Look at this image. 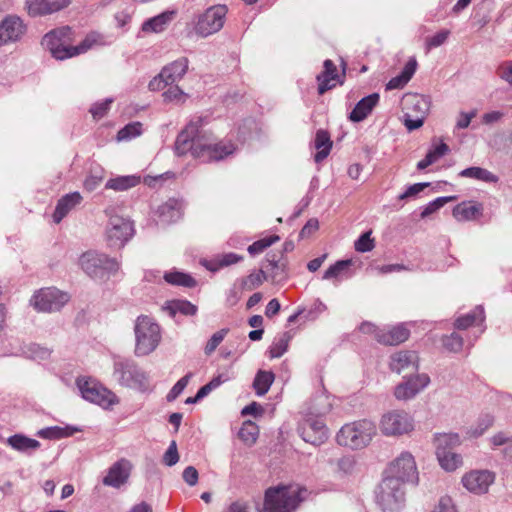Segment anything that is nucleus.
I'll return each instance as SVG.
<instances>
[{
  "label": "nucleus",
  "mask_w": 512,
  "mask_h": 512,
  "mask_svg": "<svg viewBox=\"0 0 512 512\" xmlns=\"http://www.w3.org/2000/svg\"><path fill=\"white\" fill-rule=\"evenodd\" d=\"M169 308L173 314L181 313L186 316L195 315L197 312V306L187 300H174Z\"/></svg>",
  "instance_id": "nucleus-45"
},
{
  "label": "nucleus",
  "mask_w": 512,
  "mask_h": 512,
  "mask_svg": "<svg viewBox=\"0 0 512 512\" xmlns=\"http://www.w3.org/2000/svg\"><path fill=\"white\" fill-rule=\"evenodd\" d=\"M82 196L79 192L66 194L58 200V203L53 214L55 223H60L62 219L82 201Z\"/></svg>",
  "instance_id": "nucleus-27"
},
{
  "label": "nucleus",
  "mask_w": 512,
  "mask_h": 512,
  "mask_svg": "<svg viewBox=\"0 0 512 512\" xmlns=\"http://www.w3.org/2000/svg\"><path fill=\"white\" fill-rule=\"evenodd\" d=\"M132 468L133 465L128 459L121 458L110 466L102 480L103 485L120 488L128 482Z\"/></svg>",
  "instance_id": "nucleus-18"
},
{
  "label": "nucleus",
  "mask_w": 512,
  "mask_h": 512,
  "mask_svg": "<svg viewBox=\"0 0 512 512\" xmlns=\"http://www.w3.org/2000/svg\"><path fill=\"white\" fill-rule=\"evenodd\" d=\"M379 428L385 436L398 437L411 432L414 429V421L407 412L393 410L381 417Z\"/></svg>",
  "instance_id": "nucleus-12"
},
{
  "label": "nucleus",
  "mask_w": 512,
  "mask_h": 512,
  "mask_svg": "<svg viewBox=\"0 0 512 512\" xmlns=\"http://www.w3.org/2000/svg\"><path fill=\"white\" fill-rule=\"evenodd\" d=\"M226 14L227 7L225 5H215L208 8L198 16L194 27L196 34L207 37L218 32L224 25Z\"/></svg>",
  "instance_id": "nucleus-14"
},
{
  "label": "nucleus",
  "mask_w": 512,
  "mask_h": 512,
  "mask_svg": "<svg viewBox=\"0 0 512 512\" xmlns=\"http://www.w3.org/2000/svg\"><path fill=\"white\" fill-rule=\"evenodd\" d=\"M338 78L335 64L327 59L324 61V71L317 76L318 93L323 95L326 91L335 87V80Z\"/></svg>",
  "instance_id": "nucleus-31"
},
{
  "label": "nucleus",
  "mask_w": 512,
  "mask_h": 512,
  "mask_svg": "<svg viewBox=\"0 0 512 512\" xmlns=\"http://www.w3.org/2000/svg\"><path fill=\"white\" fill-rule=\"evenodd\" d=\"M449 151V147L445 143H440L435 148L428 151L426 154V158L431 160V165L435 163L438 159L444 156Z\"/></svg>",
  "instance_id": "nucleus-63"
},
{
  "label": "nucleus",
  "mask_w": 512,
  "mask_h": 512,
  "mask_svg": "<svg viewBox=\"0 0 512 512\" xmlns=\"http://www.w3.org/2000/svg\"><path fill=\"white\" fill-rule=\"evenodd\" d=\"M81 269L90 278L105 281L118 272L120 264L116 258H110L95 250L84 252L79 258Z\"/></svg>",
  "instance_id": "nucleus-3"
},
{
  "label": "nucleus",
  "mask_w": 512,
  "mask_h": 512,
  "mask_svg": "<svg viewBox=\"0 0 512 512\" xmlns=\"http://www.w3.org/2000/svg\"><path fill=\"white\" fill-rule=\"evenodd\" d=\"M404 101L405 105L410 104L415 110H418L421 116H424L429 109V101L422 95H408Z\"/></svg>",
  "instance_id": "nucleus-47"
},
{
  "label": "nucleus",
  "mask_w": 512,
  "mask_h": 512,
  "mask_svg": "<svg viewBox=\"0 0 512 512\" xmlns=\"http://www.w3.org/2000/svg\"><path fill=\"white\" fill-rule=\"evenodd\" d=\"M69 300V295L56 288L41 289L31 299L34 308L41 312L60 310Z\"/></svg>",
  "instance_id": "nucleus-15"
},
{
  "label": "nucleus",
  "mask_w": 512,
  "mask_h": 512,
  "mask_svg": "<svg viewBox=\"0 0 512 512\" xmlns=\"http://www.w3.org/2000/svg\"><path fill=\"white\" fill-rule=\"evenodd\" d=\"M303 492L293 485L270 487L265 492V508L270 512H293L303 500Z\"/></svg>",
  "instance_id": "nucleus-4"
},
{
  "label": "nucleus",
  "mask_w": 512,
  "mask_h": 512,
  "mask_svg": "<svg viewBox=\"0 0 512 512\" xmlns=\"http://www.w3.org/2000/svg\"><path fill=\"white\" fill-rule=\"evenodd\" d=\"M228 331H229L228 329L224 328V329H221V330L215 332L211 336V338L208 340V342L204 348V353L206 355H211L216 350V348L219 346V344L224 340Z\"/></svg>",
  "instance_id": "nucleus-54"
},
{
  "label": "nucleus",
  "mask_w": 512,
  "mask_h": 512,
  "mask_svg": "<svg viewBox=\"0 0 512 512\" xmlns=\"http://www.w3.org/2000/svg\"><path fill=\"white\" fill-rule=\"evenodd\" d=\"M165 101H175L178 103H182L185 101V98L187 95L183 92L182 89L179 88V86H172L170 87L162 94Z\"/></svg>",
  "instance_id": "nucleus-58"
},
{
  "label": "nucleus",
  "mask_w": 512,
  "mask_h": 512,
  "mask_svg": "<svg viewBox=\"0 0 512 512\" xmlns=\"http://www.w3.org/2000/svg\"><path fill=\"white\" fill-rule=\"evenodd\" d=\"M454 196H445V197H438L435 200L428 203L421 212V218H426L429 215L435 213L437 210H439L441 207H443L448 202L454 200Z\"/></svg>",
  "instance_id": "nucleus-48"
},
{
  "label": "nucleus",
  "mask_w": 512,
  "mask_h": 512,
  "mask_svg": "<svg viewBox=\"0 0 512 512\" xmlns=\"http://www.w3.org/2000/svg\"><path fill=\"white\" fill-rule=\"evenodd\" d=\"M189 66V60L181 57L170 64L164 66L161 70V77L165 78V84H174L180 81L186 74Z\"/></svg>",
  "instance_id": "nucleus-22"
},
{
  "label": "nucleus",
  "mask_w": 512,
  "mask_h": 512,
  "mask_svg": "<svg viewBox=\"0 0 512 512\" xmlns=\"http://www.w3.org/2000/svg\"><path fill=\"white\" fill-rule=\"evenodd\" d=\"M266 269L271 271L270 277L273 281L280 282L287 278V261L283 258V252H270L266 255Z\"/></svg>",
  "instance_id": "nucleus-23"
},
{
  "label": "nucleus",
  "mask_w": 512,
  "mask_h": 512,
  "mask_svg": "<svg viewBox=\"0 0 512 512\" xmlns=\"http://www.w3.org/2000/svg\"><path fill=\"white\" fill-rule=\"evenodd\" d=\"M477 321L480 323L484 321V310L480 306L476 307L471 313L457 318L455 321V327L457 329H467Z\"/></svg>",
  "instance_id": "nucleus-38"
},
{
  "label": "nucleus",
  "mask_w": 512,
  "mask_h": 512,
  "mask_svg": "<svg viewBox=\"0 0 512 512\" xmlns=\"http://www.w3.org/2000/svg\"><path fill=\"white\" fill-rule=\"evenodd\" d=\"M461 177L474 178L485 182H496L497 177L481 167H469L459 173Z\"/></svg>",
  "instance_id": "nucleus-41"
},
{
  "label": "nucleus",
  "mask_w": 512,
  "mask_h": 512,
  "mask_svg": "<svg viewBox=\"0 0 512 512\" xmlns=\"http://www.w3.org/2000/svg\"><path fill=\"white\" fill-rule=\"evenodd\" d=\"M23 20L15 15L6 16L0 22V46L19 41L26 33Z\"/></svg>",
  "instance_id": "nucleus-17"
},
{
  "label": "nucleus",
  "mask_w": 512,
  "mask_h": 512,
  "mask_svg": "<svg viewBox=\"0 0 512 512\" xmlns=\"http://www.w3.org/2000/svg\"><path fill=\"white\" fill-rule=\"evenodd\" d=\"M443 346L450 352L457 353L463 347V339L456 332H452L450 335L443 336Z\"/></svg>",
  "instance_id": "nucleus-50"
},
{
  "label": "nucleus",
  "mask_w": 512,
  "mask_h": 512,
  "mask_svg": "<svg viewBox=\"0 0 512 512\" xmlns=\"http://www.w3.org/2000/svg\"><path fill=\"white\" fill-rule=\"evenodd\" d=\"M102 36L97 32L89 33L79 45L69 48V58L86 53L93 46L102 44Z\"/></svg>",
  "instance_id": "nucleus-36"
},
{
  "label": "nucleus",
  "mask_w": 512,
  "mask_h": 512,
  "mask_svg": "<svg viewBox=\"0 0 512 512\" xmlns=\"http://www.w3.org/2000/svg\"><path fill=\"white\" fill-rule=\"evenodd\" d=\"M238 435L243 442L252 445L258 438L259 428L254 422L247 420L243 423Z\"/></svg>",
  "instance_id": "nucleus-42"
},
{
  "label": "nucleus",
  "mask_w": 512,
  "mask_h": 512,
  "mask_svg": "<svg viewBox=\"0 0 512 512\" xmlns=\"http://www.w3.org/2000/svg\"><path fill=\"white\" fill-rule=\"evenodd\" d=\"M135 354L146 356L152 353L161 341L160 326L153 318L141 315L136 319L134 326Z\"/></svg>",
  "instance_id": "nucleus-6"
},
{
  "label": "nucleus",
  "mask_w": 512,
  "mask_h": 512,
  "mask_svg": "<svg viewBox=\"0 0 512 512\" xmlns=\"http://www.w3.org/2000/svg\"><path fill=\"white\" fill-rule=\"evenodd\" d=\"M355 466V460L353 456H343L337 460L338 470L349 474L353 471Z\"/></svg>",
  "instance_id": "nucleus-64"
},
{
  "label": "nucleus",
  "mask_w": 512,
  "mask_h": 512,
  "mask_svg": "<svg viewBox=\"0 0 512 512\" xmlns=\"http://www.w3.org/2000/svg\"><path fill=\"white\" fill-rule=\"evenodd\" d=\"M380 96L378 93H372L362 98L350 112L349 119L352 122H361L372 112L378 104Z\"/></svg>",
  "instance_id": "nucleus-25"
},
{
  "label": "nucleus",
  "mask_w": 512,
  "mask_h": 512,
  "mask_svg": "<svg viewBox=\"0 0 512 512\" xmlns=\"http://www.w3.org/2000/svg\"><path fill=\"white\" fill-rule=\"evenodd\" d=\"M266 279L267 275L265 271L260 270L258 272H253L249 274L247 277L241 278L237 281L240 284V289L251 291L259 287Z\"/></svg>",
  "instance_id": "nucleus-40"
},
{
  "label": "nucleus",
  "mask_w": 512,
  "mask_h": 512,
  "mask_svg": "<svg viewBox=\"0 0 512 512\" xmlns=\"http://www.w3.org/2000/svg\"><path fill=\"white\" fill-rule=\"evenodd\" d=\"M409 330L404 325H398L388 331H381L376 334L379 343L385 345H398L408 339Z\"/></svg>",
  "instance_id": "nucleus-30"
},
{
  "label": "nucleus",
  "mask_w": 512,
  "mask_h": 512,
  "mask_svg": "<svg viewBox=\"0 0 512 512\" xmlns=\"http://www.w3.org/2000/svg\"><path fill=\"white\" fill-rule=\"evenodd\" d=\"M109 222L106 228V239L110 247L121 248L133 236L134 228L132 222L120 215L107 211Z\"/></svg>",
  "instance_id": "nucleus-11"
},
{
  "label": "nucleus",
  "mask_w": 512,
  "mask_h": 512,
  "mask_svg": "<svg viewBox=\"0 0 512 512\" xmlns=\"http://www.w3.org/2000/svg\"><path fill=\"white\" fill-rule=\"evenodd\" d=\"M164 279L169 284L188 288H192L197 284L191 275L178 271L165 273Z\"/></svg>",
  "instance_id": "nucleus-39"
},
{
  "label": "nucleus",
  "mask_w": 512,
  "mask_h": 512,
  "mask_svg": "<svg viewBox=\"0 0 512 512\" xmlns=\"http://www.w3.org/2000/svg\"><path fill=\"white\" fill-rule=\"evenodd\" d=\"M142 124L140 122H132L120 129L117 133V140H130L136 136L141 135Z\"/></svg>",
  "instance_id": "nucleus-46"
},
{
  "label": "nucleus",
  "mask_w": 512,
  "mask_h": 512,
  "mask_svg": "<svg viewBox=\"0 0 512 512\" xmlns=\"http://www.w3.org/2000/svg\"><path fill=\"white\" fill-rule=\"evenodd\" d=\"M390 369L398 374L403 372H417L419 357L415 351H398L390 357Z\"/></svg>",
  "instance_id": "nucleus-21"
},
{
  "label": "nucleus",
  "mask_w": 512,
  "mask_h": 512,
  "mask_svg": "<svg viewBox=\"0 0 512 512\" xmlns=\"http://www.w3.org/2000/svg\"><path fill=\"white\" fill-rule=\"evenodd\" d=\"M243 260V256L238 255L236 253H225L220 254L214 257L211 260H202L201 264L209 271L216 272L220 270L221 268L230 266L232 264H236Z\"/></svg>",
  "instance_id": "nucleus-32"
},
{
  "label": "nucleus",
  "mask_w": 512,
  "mask_h": 512,
  "mask_svg": "<svg viewBox=\"0 0 512 512\" xmlns=\"http://www.w3.org/2000/svg\"><path fill=\"white\" fill-rule=\"evenodd\" d=\"M480 212V206L462 202L454 207L453 216L458 221H469L473 220Z\"/></svg>",
  "instance_id": "nucleus-37"
},
{
  "label": "nucleus",
  "mask_w": 512,
  "mask_h": 512,
  "mask_svg": "<svg viewBox=\"0 0 512 512\" xmlns=\"http://www.w3.org/2000/svg\"><path fill=\"white\" fill-rule=\"evenodd\" d=\"M431 512H456V509L449 496H442Z\"/></svg>",
  "instance_id": "nucleus-62"
},
{
  "label": "nucleus",
  "mask_w": 512,
  "mask_h": 512,
  "mask_svg": "<svg viewBox=\"0 0 512 512\" xmlns=\"http://www.w3.org/2000/svg\"><path fill=\"white\" fill-rule=\"evenodd\" d=\"M430 383L427 374H417L405 380L395 387L394 395L398 400H409L414 398L420 391Z\"/></svg>",
  "instance_id": "nucleus-19"
},
{
  "label": "nucleus",
  "mask_w": 512,
  "mask_h": 512,
  "mask_svg": "<svg viewBox=\"0 0 512 512\" xmlns=\"http://www.w3.org/2000/svg\"><path fill=\"white\" fill-rule=\"evenodd\" d=\"M279 239H280L279 236L272 235V236L260 239L258 241H255L253 244H251L248 247V252L251 255H256V254L262 253L267 247H269L272 244L279 241Z\"/></svg>",
  "instance_id": "nucleus-51"
},
{
  "label": "nucleus",
  "mask_w": 512,
  "mask_h": 512,
  "mask_svg": "<svg viewBox=\"0 0 512 512\" xmlns=\"http://www.w3.org/2000/svg\"><path fill=\"white\" fill-rule=\"evenodd\" d=\"M405 496V485L384 477L379 485L376 500L383 512H400L405 506Z\"/></svg>",
  "instance_id": "nucleus-8"
},
{
  "label": "nucleus",
  "mask_w": 512,
  "mask_h": 512,
  "mask_svg": "<svg viewBox=\"0 0 512 512\" xmlns=\"http://www.w3.org/2000/svg\"><path fill=\"white\" fill-rule=\"evenodd\" d=\"M113 102L112 98H107L104 101L95 103L90 108V113L92 114L94 119L102 118L109 110L111 103Z\"/></svg>",
  "instance_id": "nucleus-59"
},
{
  "label": "nucleus",
  "mask_w": 512,
  "mask_h": 512,
  "mask_svg": "<svg viewBox=\"0 0 512 512\" xmlns=\"http://www.w3.org/2000/svg\"><path fill=\"white\" fill-rule=\"evenodd\" d=\"M192 376H193V374L191 372H189L175 383V385L171 388V390L167 394L166 398H167L168 402L174 401L183 392V390L188 385Z\"/></svg>",
  "instance_id": "nucleus-53"
},
{
  "label": "nucleus",
  "mask_w": 512,
  "mask_h": 512,
  "mask_svg": "<svg viewBox=\"0 0 512 512\" xmlns=\"http://www.w3.org/2000/svg\"><path fill=\"white\" fill-rule=\"evenodd\" d=\"M495 481V474L489 470H473L462 477L463 486L476 495L486 494Z\"/></svg>",
  "instance_id": "nucleus-16"
},
{
  "label": "nucleus",
  "mask_w": 512,
  "mask_h": 512,
  "mask_svg": "<svg viewBox=\"0 0 512 512\" xmlns=\"http://www.w3.org/2000/svg\"><path fill=\"white\" fill-rule=\"evenodd\" d=\"M113 369V376L121 386L139 390L147 388L148 378L133 360L116 358Z\"/></svg>",
  "instance_id": "nucleus-7"
},
{
  "label": "nucleus",
  "mask_w": 512,
  "mask_h": 512,
  "mask_svg": "<svg viewBox=\"0 0 512 512\" xmlns=\"http://www.w3.org/2000/svg\"><path fill=\"white\" fill-rule=\"evenodd\" d=\"M175 15L173 11H165L143 22L141 30L144 33H160L171 23Z\"/></svg>",
  "instance_id": "nucleus-29"
},
{
  "label": "nucleus",
  "mask_w": 512,
  "mask_h": 512,
  "mask_svg": "<svg viewBox=\"0 0 512 512\" xmlns=\"http://www.w3.org/2000/svg\"><path fill=\"white\" fill-rule=\"evenodd\" d=\"M72 0H26L27 12L32 17L45 16L67 8Z\"/></svg>",
  "instance_id": "nucleus-20"
},
{
  "label": "nucleus",
  "mask_w": 512,
  "mask_h": 512,
  "mask_svg": "<svg viewBox=\"0 0 512 512\" xmlns=\"http://www.w3.org/2000/svg\"><path fill=\"white\" fill-rule=\"evenodd\" d=\"M77 431L76 428L66 427V428H60V427H47L44 429H41L37 432V435L42 438L46 439H59L62 437H68L73 435V433Z\"/></svg>",
  "instance_id": "nucleus-44"
},
{
  "label": "nucleus",
  "mask_w": 512,
  "mask_h": 512,
  "mask_svg": "<svg viewBox=\"0 0 512 512\" xmlns=\"http://www.w3.org/2000/svg\"><path fill=\"white\" fill-rule=\"evenodd\" d=\"M316 402V406L309 408V412L299 425L298 431L305 442L318 446L328 437L322 416L329 411L330 405L323 397L318 398Z\"/></svg>",
  "instance_id": "nucleus-2"
},
{
  "label": "nucleus",
  "mask_w": 512,
  "mask_h": 512,
  "mask_svg": "<svg viewBox=\"0 0 512 512\" xmlns=\"http://www.w3.org/2000/svg\"><path fill=\"white\" fill-rule=\"evenodd\" d=\"M164 463L171 467L179 461V454L175 441H172L163 456Z\"/></svg>",
  "instance_id": "nucleus-60"
},
{
  "label": "nucleus",
  "mask_w": 512,
  "mask_h": 512,
  "mask_svg": "<svg viewBox=\"0 0 512 512\" xmlns=\"http://www.w3.org/2000/svg\"><path fill=\"white\" fill-rule=\"evenodd\" d=\"M429 185H430V183H427V182L413 184V185L409 186L405 192L400 194L398 196V199L406 200V199L412 198V197L416 196L417 194H419L420 192H422Z\"/></svg>",
  "instance_id": "nucleus-61"
},
{
  "label": "nucleus",
  "mask_w": 512,
  "mask_h": 512,
  "mask_svg": "<svg viewBox=\"0 0 512 512\" xmlns=\"http://www.w3.org/2000/svg\"><path fill=\"white\" fill-rule=\"evenodd\" d=\"M385 478L397 480L402 485H416L418 471L413 455L407 451L402 452L389 464Z\"/></svg>",
  "instance_id": "nucleus-10"
},
{
  "label": "nucleus",
  "mask_w": 512,
  "mask_h": 512,
  "mask_svg": "<svg viewBox=\"0 0 512 512\" xmlns=\"http://www.w3.org/2000/svg\"><path fill=\"white\" fill-rule=\"evenodd\" d=\"M140 183V177L135 175L118 176L109 179L106 184V189L114 191H126L137 186Z\"/></svg>",
  "instance_id": "nucleus-34"
},
{
  "label": "nucleus",
  "mask_w": 512,
  "mask_h": 512,
  "mask_svg": "<svg viewBox=\"0 0 512 512\" xmlns=\"http://www.w3.org/2000/svg\"><path fill=\"white\" fill-rule=\"evenodd\" d=\"M275 374L272 371L259 370L253 381V388L258 396L265 395L272 383L274 382Z\"/></svg>",
  "instance_id": "nucleus-35"
},
{
  "label": "nucleus",
  "mask_w": 512,
  "mask_h": 512,
  "mask_svg": "<svg viewBox=\"0 0 512 512\" xmlns=\"http://www.w3.org/2000/svg\"><path fill=\"white\" fill-rule=\"evenodd\" d=\"M27 357L35 360H44L50 356L49 349L41 347L38 344L32 343L27 347V351L24 352Z\"/></svg>",
  "instance_id": "nucleus-57"
},
{
  "label": "nucleus",
  "mask_w": 512,
  "mask_h": 512,
  "mask_svg": "<svg viewBox=\"0 0 512 512\" xmlns=\"http://www.w3.org/2000/svg\"><path fill=\"white\" fill-rule=\"evenodd\" d=\"M449 35H450V31L447 29H443V30L439 31L438 33H436L434 36L427 37L425 39L426 51L429 52L431 49L437 48V47L443 45L447 41Z\"/></svg>",
  "instance_id": "nucleus-52"
},
{
  "label": "nucleus",
  "mask_w": 512,
  "mask_h": 512,
  "mask_svg": "<svg viewBox=\"0 0 512 512\" xmlns=\"http://www.w3.org/2000/svg\"><path fill=\"white\" fill-rule=\"evenodd\" d=\"M351 265L350 260H340L331 265L324 273L323 279H332L338 277L345 269Z\"/></svg>",
  "instance_id": "nucleus-56"
},
{
  "label": "nucleus",
  "mask_w": 512,
  "mask_h": 512,
  "mask_svg": "<svg viewBox=\"0 0 512 512\" xmlns=\"http://www.w3.org/2000/svg\"><path fill=\"white\" fill-rule=\"evenodd\" d=\"M77 386L85 400L103 408H109L118 403L117 396L112 391L94 380L78 379Z\"/></svg>",
  "instance_id": "nucleus-13"
},
{
  "label": "nucleus",
  "mask_w": 512,
  "mask_h": 512,
  "mask_svg": "<svg viewBox=\"0 0 512 512\" xmlns=\"http://www.w3.org/2000/svg\"><path fill=\"white\" fill-rule=\"evenodd\" d=\"M459 444L460 437L455 433H444L435 438L436 456L444 470L454 471L462 465V457L453 451Z\"/></svg>",
  "instance_id": "nucleus-9"
},
{
  "label": "nucleus",
  "mask_w": 512,
  "mask_h": 512,
  "mask_svg": "<svg viewBox=\"0 0 512 512\" xmlns=\"http://www.w3.org/2000/svg\"><path fill=\"white\" fill-rule=\"evenodd\" d=\"M156 214L161 224L174 223L182 217V205L176 199H169L157 208Z\"/></svg>",
  "instance_id": "nucleus-24"
},
{
  "label": "nucleus",
  "mask_w": 512,
  "mask_h": 512,
  "mask_svg": "<svg viewBox=\"0 0 512 512\" xmlns=\"http://www.w3.org/2000/svg\"><path fill=\"white\" fill-rule=\"evenodd\" d=\"M290 340L291 335L289 332H284L278 338H276L269 349L270 357H281L287 351Z\"/></svg>",
  "instance_id": "nucleus-43"
},
{
  "label": "nucleus",
  "mask_w": 512,
  "mask_h": 512,
  "mask_svg": "<svg viewBox=\"0 0 512 512\" xmlns=\"http://www.w3.org/2000/svg\"><path fill=\"white\" fill-rule=\"evenodd\" d=\"M374 246V239L371 238V231L363 233L354 244L355 250L361 253L371 251Z\"/></svg>",
  "instance_id": "nucleus-55"
},
{
  "label": "nucleus",
  "mask_w": 512,
  "mask_h": 512,
  "mask_svg": "<svg viewBox=\"0 0 512 512\" xmlns=\"http://www.w3.org/2000/svg\"><path fill=\"white\" fill-rule=\"evenodd\" d=\"M7 444L15 451L26 455H32L41 447V443L38 440L21 433L8 437Z\"/></svg>",
  "instance_id": "nucleus-26"
},
{
  "label": "nucleus",
  "mask_w": 512,
  "mask_h": 512,
  "mask_svg": "<svg viewBox=\"0 0 512 512\" xmlns=\"http://www.w3.org/2000/svg\"><path fill=\"white\" fill-rule=\"evenodd\" d=\"M42 46L49 50L52 56L57 60H64L69 58L70 45H65L55 33H46L42 38Z\"/></svg>",
  "instance_id": "nucleus-28"
},
{
  "label": "nucleus",
  "mask_w": 512,
  "mask_h": 512,
  "mask_svg": "<svg viewBox=\"0 0 512 512\" xmlns=\"http://www.w3.org/2000/svg\"><path fill=\"white\" fill-rule=\"evenodd\" d=\"M205 123L206 118L195 116L178 134L175 142L178 155L191 153L194 158L203 161H218L235 151V146L230 142L215 143L213 134L204 129Z\"/></svg>",
  "instance_id": "nucleus-1"
},
{
  "label": "nucleus",
  "mask_w": 512,
  "mask_h": 512,
  "mask_svg": "<svg viewBox=\"0 0 512 512\" xmlns=\"http://www.w3.org/2000/svg\"><path fill=\"white\" fill-rule=\"evenodd\" d=\"M376 434L375 424L367 419L345 424L337 433L336 439L339 445L351 449L366 447Z\"/></svg>",
  "instance_id": "nucleus-5"
},
{
  "label": "nucleus",
  "mask_w": 512,
  "mask_h": 512,
  "mask_svg": "<svg viewBox=\"0 0 512 512\" xmlns=\"http://www.w3.org/2000/svg\"><path fill=\"white\" fill-rule=\"evenodd\" d=\"M104 180V170L96 167L91 170L90 175L86 178L84 186L88 191L95 190Z\"/></svg>",
  "instance_id": "nucleus-49"
},
{
  "label": "nucleus",
  "mask_w": 512,
  "mask_h": 512,
  "mask_svg": "<svg viewBox=\"0 0 512 512\" xmlns=\"http://www.w3.org/2000/svg\"><path fill=\"white\" fill-rule=\"evenodd\" d=\"M314 146L318 150L314 156V160L316 163H320L327 158L332 148V141L329 133L322 129L318 130L316 132Z\"/></svg>",
  "instance_id": "nucleus-33"
}]
</instances>
